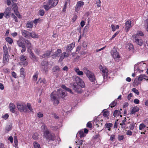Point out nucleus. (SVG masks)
Masks as SVG:
<instances>
[{
  "instance_id": "1",
  "label": "nucleus",
  "mask_w": 148,
  "mask_h": 148,
  "mask_svg": "<svg viewBox=\"0 0 148 148\" xmlns=\"http://www.w3.org/2000/svg\"><path fill=\"white\" fill-rule=\"evenodd\" d=\"M77 83L73 84L72 88L75 91L78 93L82 92V88L85 87V84L84 82L80 78L77 77L76 78Z\"/></svg>"
},
{
  "instance_id": "2",
  "label": "nucleus",
  "mask_w": 148,
  "mask_h": 148,
  "mask_svg": "<svg viewBox=\"0 0 148 148\" xmlns=\"http://www.w3.org/2000/svg\"><path fill=\"white\" fill-rule=\"evenodd\" d=\"M58 0H46L44 3L43 7L46 11H48L58 4Z\"/></svg>"
},
{
  "instance_id": "3",
  "label": "nucleus",
  "mask_w": 148,
  "mask_h": 148,
  "mask_svg": "<svg viewBox=\"0 0 148 148\" xmlns=\"http://www.w3.org/2000/svg\"><path fill=\"white\" fill-rule=\"evenodd\" d=\"M83 70L86 74L87 76L89 79L90 81L92 82H95V78L94 74L89 70L86 67H84L83 69Z\"/></svg>"
},
{
  "instance_id": "4",
  "label": "nucleus",
  "mask_w": 148,
  "mask_h": 148,
  "mask_svg": "<svg viewBox=\"0 0 148 148\" xmlns=\"http://www.w3.org/2000/svg\"><path fill=\"white\" fill-rule=\"evenodd\" d=\"M43 137L44 138H45L49 140L53 141L56 138L55 136L50 133L49 131L45 132V134L43 135Z\"/></svg>"
},
{
  "instance_id": "5",
  "label": "nucleus",
  "mask_w": 148,
  "mask_h": 148,
  "mask_svg": "<svg viewBox=\"0 0 148 148\" xmlns=\"http://www.w3.org/2000/svg\"><path fill=\"white\" fill-rule=\"evenodd\" d=\"M51 99L55 105H57L59 103V100L57 95L53 92L51 94Z\"/></svg>"
},
{
  "instance_id": "6",
  "label": "nucleus",
  "mask_w": 148,
  "mask_h": 148,
  "mask_svg": "<svg viewBox=\"0 0 148 148\" xmlns=\"http://www.w3.org/2000/svg\"><path fill=\"white\" fill-rule=\"evenodd\" d=\"M20 62L19 64L21 65H23L24 66H26L28 64V62L26 61L27 57L26 56L22 55L20 56L19 57Z\"/></svg>"
},
{
  "instance_id": "7",
  "label": "nucleus",
  "mask_w": 148,
  "mask_h": 148,
  "mask_svg": "<svg viewBox=\"0 0 148 148\" xmlns=\"http://www.w3.org/2000/svg\"><path fill=\"white\" fill-rule=\"evenodd\" d=\"M99 69L103 73L102 75L104 79H106L108 74V70L106 68L103 67L101 65L99 66Z\"/></svg>"
},
{
  "instance_id": "8",
  "label": "nucleus",
  "mask_w": 148,
  "mask_h": 148,
  "mask_svg": "<svg viewBox=\"0 0 148 148\" xmlns=\"http://www.w3.org/2000/svg\"><path fill=\"white\" fill-rule=\"evenodd\" d=\"M52 71L53 74L55 75L57 77L59 76L60 69L59 66H53L52 68Z\"/></svg>"
},
{
  "instance_id": "9",
  "label": "nucleus",
  "mask_w": 148,
  "mask_h": 148,
  "mask_svg": "<svg viewBox=\"0 0 148 148\" xmlns=\"http://www.w3.org/2000/svg\"><path fill=\"white\" fill-rule=\"evenodd\" d=\"M4 14V16L6 18H9L11 14V8L8 7L5 8L3 13Z\"/></svg>"
},
{
  "instance_id": "10",
  "label": "nucleus",
  "mask_w": 148,
  "mask_h": 148,
  "mask_svg": "<svg viewBox=\"0 0 148 148\" xmlns=\"http://www.w3.org/2000/svg\"><path fill=\"white\" fill-rule=\"evenodd\" d=\"M42 70L45 73H47L48 69V63L47 61H43L41 62Z\"/></svg>"
},
{
  "instance_id": "11",
  "label": "nucleus",
  "mask_w": 148,
  "mask_h": 148,
  "mask_svg": "<svg viewBox=\"0 0 148 148\" xmlns=\"http://www.w3.org/2000/svg\"><path fill=\"white\" fill-rule=\"evenodd\" d=\"M84 4V2L82 1H78L75 7V11L76 12H78L80 9V8Z\"/></svg>"
},
{
  "instance_id": "12",
  "label": "nucleus",
  "mask_w": 148,
  "mask_h": 148,
  "mask_svg": "<svg viewBox=\"0 0 148 148\" xmlns=\"http://www.w3.org/2000/svg\"><path fill=\"white\" fill-rule=\"evenodd\" d=\"M111 53L114 59L119 58H120L119 53L115 49H113L111 51Z\"/></svg>"
},
{
  "instance_id": "13",
  "label": "nucleus",
  "mask_w": 148,
  "mask_h": 148,
  "mask_svg": "<svg viewBox=\"0 0 148 148\" xmlns=\"http://www.w3.org/2000/svg\"><path fill=\"white\" fill-rule=\"evenodd\" d=\"M75 47V43L72 42L71 44L69 45L66 48V52H69L71 51L73 48Z\"/></svg>"
},
{
  "instance_id": "14",
  "label": "nucleus",
  "mask_w": 148,
  "mask_h": 148,
  "mask_svg": "<svg viewBox=\"0 0 148 148\" xmlns=\"http://www.w3.org/2000/svg\"><path fill=\"white\" fill-rule=\"evenodd\" d=\"M21 32L22 35L24 37L27 38H30V32L24 29L22 30Z\"/></svg>"
},
{
  "instance_id": "15",
  "label": "nucleus",
  "mask_w": 148,
  "mask_h": 148,
  "mask_svg": "<svg viewBox=\"0 0 148 148\" xmlns=\"http://www.w3.org/2000/svg\"><path fill=\"white\" fill-rule=\"evenodd\" d=\"M17 107L18 110L21 112L25 111V107L21 103H18L17 104Z\"/></svg>"
},
{
  "instance_id": "16",
  "label": "nucleus",
  "mask_w": 148,
  "mask_h": 148,
  "mask_svg": "<svg viewBox=\"0 0 148 148\" xmlns=\"http://www.w3.org/2000/svg\"><path fill=\"white\" fill-rule=\"evenodd\" d=\"M137 35H135V41L138 45L141 46L143 44V41L139 38H137Z\"/></svg>"
},
{
  "instance_id": "17",
  "label": "nucleus",
  "mask_w": 148,
  "mask_h": 148,
  "mask_svg": "<svg viewBox=\"0 0 148 148\" xmlns=\"http://www.w3.org/2000/svg\"><path fill=\"white\" fill-rule=\"evenodd\" d=\"M9 58V54L3 55V62L4 64H7L8 62Z\"/></svg>"
},
{
  "instance_id": "18",
  "label": "nucleus",
  "mask_w": 148,
  "mask_h": 148,
  "mask_svg": "<svg viewBox=\"0 0 148 148\" xmlns=\"http://www.w3.org/2000/svg\"><path fill=\"white\" fill-rule=\"evenodd\" d=\"M125 29L127 32H128L130 29L131 27V22L130 21H127L125 23Z\"/></svg>"
},
{
  "instance_id": "19",
  "label": "nucleus",
  "mask_w": 148,
  "mask_h": 148,
  "mask_svg": "<svg viewBox=\"0 0 148 148\" xmlns=\"http://www.w3.org/2000/svg\"><path fill=\"white\" fill-rule=\"evenodd\" d=\"M9 108L11 112L13 113H14L15 112V109L16 108L15 106L13 103H11L9 105Z\"/></svg>"
},
{
  "instance_id": "20",
  "label": "nucleus",
  "mask_w": 148,
  "mask_h": 148,
  "mask_svg": "<svg viewBox=\"0 0 148 148\" xmlns=\"http://www.w3.org/2000/svg\"><path fill=\"white\" fill-rule=\"evenodd\" d=\"M29 57L34 62H37L38 61V58L34 55L32 52H31L30 53Z\"/></svg>"
},
{
  "instance_id": "21",
  "label": "nucleus",
  "mask_w": 148,
  "mask_h": 148,
  "mask_svg": "<svg viewBox=\"0 0 148 148\" xmlns=\"http://www.w3.org/2000/svg\"><path fill=\"white\" fill-rule=\"evenodd\" d=\"M62 50L61 49H58L56 51H55L52 56L53 58L58 57L60 56V54L62 53Z\"/></svg>"
},
{
  "instance_id": "22",
  "label": "nucleus",
  "mask_w": 148,
  "mask_h": 148,
  "mask_svg": "<svg viewBox=\"0 0 148 148\" xmlns=\"http://www.w3.org/2000/svg\"><path fill=\"white\" fill-rule=\"evenodd\" d=\"M113 126V124L110 123H106L104 127L105 128H107L108 130L110 131L111 130L110 128Z\"/></svg>"
},
{
  "instance_id": "23",
  "label": "nucleus",
  "mask_w": 148,
  "mask_h": 148,
  "mask_svg": "<svg viewBox=\"0 0 148 148\" xmlns=\"http://www.w3.org/2000/svg\"><path fill=\"white\" fill-rule=\"evenodd\" d=\"M126 122V118H125L123 120L121 123H120V125L121 126V128L124 129L126 126L125 123Z\"/></svg>"
},
{
  "instance_id": "24",
  "label": "nucleus",
  "mask_w": 148,
  "mask_h": 148,
  "mask_svg": "<svg viewBox=\"0 0 148 148\" xmlns=\"http://www.w3.org/2000/svg\"><path fill=\"white\" fill-rule=\"evenodd\" d=\"M51 53V52L49 51H47L43 55L42 57L43 58H47L50 56Z\"/></svg>"
},
{
  "instance_id": "25",
  "label": "nucleus",
  "mask_w": 148,
  "mask_h": 148,
  "mask_svg": "<svg viewBox=\"0 0 148 148\" xmlns=\"http://www.w3.org/2000/svg\"><path fill=\"white\" fill-rule=\"evenodd\" d=\"M12 125L11 124L7 125L5 127V132L8 133L10 131L12 130Z\"/></svg>"
},
{
  "instance_id": "26",
  "label": "nucleus",
  "mask_w": 148,
  "mask_h": 148,
  "mask_svg": "<svg viewBox=\"0 0 148 148\" xmlns=\"http://www.w3.org/2000/svg\"><path fill=\"white\" fill-rule=\"evenodd\" d=\"M139 110V109L138 107H134L132 109L131 113L132 114H134L136 112H138Z\"/></svg>"
},
{
  "instance_id": "27",
  "label": "nucleus",
  "mask_w": 148,
  "mask_h": 148,
  "mask_svg": "<svg viewBox=\"0 0 148 148\" xmlns=\"http://www.w3.org/2000/svg\"><path fill=\"white\" fill-rule=\"evenodd\" d=\"M3 54H9L8 48L6 45L3 46Z\"/></svg>"
},
{
  "instance_id": "28",
  "label": "nucleus",
  "mask_w": 148,
  "mask_h": 148,
  "mask_svg": "<svg viewBox=\"0 0 148 148\" xmlns=\"http://www.w3.org/2000/svg\"><path fill=\"white\" fill-rule=\"evenodd\" d=\"M30 37H31L33 38H38V36L36 34L35 32H32L30 33Z\"/></svg>"
},
{
  "instance_id": "29",
  "label": "nucleus",
  "mask_w": 148,
  "mask_h": 148,
  "mask_svg": "<svg viewBox=\"0 0 148 148\" xmlns=\"http://www.w3.org/2000/svg\"><path fill=\"white\" fill-rule=\"evenodd\" d=\"M121 114V112L119 110H116L114 111L113 115L114 117L119 116Z\"/></svg>"
},
{
  "instance_id": "30",
  "label": "nucleus",
  "mask_w": 148,
  "mask_h": 148,
  "mask_svg": "<svg viewBox=\"0 0 148 148\" xmlns=\"http://www.w3.org/2000/svg\"><path fill=\"white\" fill-rule=\"evenodd\" d=\"M17 44L20 47H22L25 46V44L23 42L22 40H20L17 41Z\"/></svg>"
},
{
  "instance_id": "31",
  "label": "nucleus",
  "mask_w": 148,
  "mask_h": 148,
  "mask_svg": "<svg viewBox=\"0 0 148 148\" xmlns=\"http://www.w3.org/2000/svg\"><path fill=\"white\" fill-rule=\"evenodd\" d=\"M25 42L27 45V47L28 48L31 47H32V44L28 40H26L25 41Z\"/></svg>"
},
{
  "instance_id": "32",
  "label": "nucleus",
  "mask_w": 148,
  "mask_h": 148,
  "mask_svg": "<svg viewBox=\"0 0 148 148\" xmlns=\"http://www.w3.org/2000/svg\"><path fill=\"white\" fill-rule=\"evenodd\" d=\"M6 41L10 44H11L13 42V40L10 37H8L5 38Z\"/></svg>"
},
{
  "instance_id": "33",
  "label": "nucleus",
  "mask_w": 148,
  "mask_h": 148,
  "mask_svg": "<svg viewBox=\"0 0 148 148\" xmlns=\"http://www.w3.org/2000/svg\"><path fill=\"white\" fill-rule=\"evenodd\" d=\"M38 82L40 83L42 85H43L44 84H45L46 83V81L45 79H39Z\"/></svg>"
},
{
  "instance_id": "34",
  "label": "nucleus",
  "mask_w": 148,
  "mask_h": 148,
  "mask_svg": "<svg viewBox=\"0 0 148 148\" xmlns=\"http://www.w3.org/2000/svg\"><path fill=\"white\" fill-rule=\"evenodd\" d=\"M12 6L13 7L12 10L13 11L18 10V7L16 3H12Z\"/></svg>"
},
{
  "instance_id": "35",
  "label": "nucleus",
  "mask_w": 148,
  "mask_h": 148,
  "mask_svg": "<svg viewBox=\"0 0 148 148\" xmlns=\"http://www.w3.org/2000/svg\"><path fill=\"white\" fill-rule=\"evenodd\" d=\"M67 95V93L66 92L62 91L61 94H60V97L62 98H64Z\"/></svg>"
},
{
  "instance_id": "36",
  "label": "nucleus",
  "mask_w": 148,
  "mask_h": 148,
  "mask_svg": "<svg viewBox=\"0 0 148 148\" xmlns=\"http://www.w3.org/2000/svg\"><path fill=\"white\" fill-rule=\"evenodd\" d=\"M41 128L43 130V132H44L43 134H45V132L46 131H49L47 129V126L45 125H42L41 126Z\"/></svg>"
},
{
  "instance_id": "37",
  "label": "nucleus",
  "mask_w": 148,
  "mask_h": 148,
  "mask_svg": "<svg viewBox=\"0 0 148 148\" xmlns=\"http://www.w3.org/2000/svg\"><path fill=\"white\" fill-rule=\"evenodd\" d=\"M14 12L15 15L18 17L19 18H21V15L20 14L18 10L14 11Z\"/></svg>"
},
{
  "instance_id": "38",
  "label": "nucleus",
  "mask_w": 148,
  "mask_h": 148,
  "mask_svg": "<svg viewBox=\"0 0 148 148\" xmlns=\"http://www.w3.org/2000/svg\"><path fill=\"white\" fill-rule=\"evenodd\" d=\"M144 77H146V76L143 75H140L138 78V80L140 81H142L144 79Z\"/></svg>"
},
{
  "instance_id": "39",
  "label": "nucleus",
  "mask_w": 148,
  "mask_h": 148,
  "mask_svg": "<svg viewBox=\"0 0 148 148\" xmlns=\"http://www.w3.org/2000/svg\"><path fill=\"white\" fill-rule=\"evenodd\" d=\"M34 145L35 148H41L40 145L36 142L35 141L34 142Z\"/></svg>"
},
{
  "instance_id": "40",
  "label": "nucleus",
  "mask_w": 148,
  "mask_h": 148,
  "mask_svg": "<svg viewBox=\"0 0 148 148\" xmlns=\"http://www.w3.org/2000/svg\"><path fill=\"white\" fill-rule=\"evenodd\" d=\"M83 142V140H78L77 141V142L75 141V143L77 145H82Z\"/></svg>"
},
{
  "instance_id": "41",
  "label": "nucleus",
  "mask_w": 148,
  "mask_h": 148,
  "mask_svg": "<svg viewBox=\"0 0 148 148\" xmlns=\"http://www.w3.org/2000/svg\"><path fill=\"white\" fill-rule=\"evenodd\" d=\"M117 102L116 101H113L110 105V106L111 108H112L115 106H116V105Z\"/></svg>"
},
{
  "instance_id": "42",
  "label": "nucleus",
  "mask_w": 148,
  "mask_h": 148,
  "mask_svg": "<svg viewBox=\"0 0 148 148\" xmlns=\"http://www.w3.org/2000/svg\"><path fill=\"white\" fill-rule=\"evenodd\" d=\"M62 54L63 55V56L64 57V58H67L69 56V52H64Z\"/></svg>"
},
{
  "instance_id": "43",
  "label": "nucleus",
  "mask_w": 148,
  "mask_h": 148,
  "mask_svg": "<svg viewBox=\"0 0 148 148\" xmlns=\"http://www.w3.org/2000/svg\"><path fill=\"white\" fill-rule=\"evenodd\" d=\"M146 127V125L143 123H142L140 124L139 127V129L140 130L143 129Z\"/></svg>"
},
{
  "instance_id": "44",
  "label": "nucleus",
  "mask_w": 148,
  "mask_h": 148,
  "mask_svg": "<svg viewBox=\"0 0 148 148\" xmlns=\"http://www.w3.org/2000/svg\"><path fill=\"white\" fill-rule=\"evenodd\" d=\"M24 69L23 68L21 69L20 71V74L24 76L25 75V73L24 72Z\"/></svg>"
},
{
  "instance_id": "45",
  "label": "nucleus",
  "mask_w": 148,
  "mask_h": 148,
  "mask_svg": "<svg viewBox=\"0 0 148 148\" xmlns=\"http://www.w3.org/2000/svg\"><path fill=\"white\" fill-rule=\"evenodd\" d=\"M135 35H137V38H139V36H144V34L143 32L141 31H138L137 32V34Z\"/></svg>"
},
{
  "instance_id": "46",
  "label": "nucleus",
  "mask_w": 148,
  "mask_h": 148,
  "mask_svg": "<svg viewBox=\"0 0 148 148\" xmlns=\"http://www.w3.org/2000/svg\"><path fill=\"white\" fill-rule=\"evenodd\" d=\"M124 138V136L123 135H119L118 136V139L119 141H121L123 140Z\"/></svg>"
},
{
  "instance_id": "47",
  "label": "nucleus",
  "mask_w": 148,
  "mask_h": 148,
  "mask_svg": "<svg viewBox=\"0 0 148 148\" xmlns=\"http://www.w3.org/2000/svg\"><path fill=\"white\" fill-rule=\"evenodd\" d=\"M38 134L37 133H34L32 136V138L34 140H36L38 138Z\"/></svg>"
},
{
  "instance_id": "48",
  "label": "nucleus",
  "mask_w": 148,
  "mask_h": 148,
  "mask_svg": "<svg viewBox=\"0 0 148 148\" xmlns=\"http://www.w3.org/2000/svg\"><path fill=\"white\" fill-rule=\"evenodd\" d=\"M135 127V124L133 123H131L129 127L130 130H133Z\"/></svg>"
},
{
  "instance_id": "49",
  "label": "nucleus",
  "mask_w": 148,
  "mask_h": 148,
  "mask_svg": "<svg viewBox=\"0 0 148 148\" xmlns=\"http://www.w3.org/2000/svg\"><path fill=\"white\" fill-rule=\"evenodd\" d=\"M80 135V138L84 137L85 136V134L84 132L82 131H80L78 132Z\"/></svg>"
},
{
  "instance_id": "50",
  "label": "nucleus",
  "mask_w": 148,
  "mask_h": 148,
  "mask_svg": "<svg viewBox=\"0 0 148 148\" xmlns=\"http://www.w3.org/2000/svg\"><path fill=\"white\" fill-rule=\"evenodd\" d=\"M27 107L31 112H33V109L32 108L31 105L30 104V103H27Z\"/></svg>"
},
{
  "instance_id": "51",
  "label": "nucleus",
  "mask_w": 148,
  "mask_h": 148,
  "mask_svg": "<svg viewBox=\"0 0 148 148\" xmlns=\"http://www.w3.org/2000/svg\"><path fill=\"white\" fill-rule=\"evenodd\" d=\"M109 112L108 111H104L103 113V115L104 117H107L109 116Z\"/></svg>"
},
{
  "instance_id": "52",
  "label": "nucleus",
  "mask_w": 148,
  "mask_h": 148,
  "mask_svg": "<svg viewBox=\"0 0 148 148\" xmlns=\"http://www.w3.org/2000/svg\"><path fill=\"white\" fill-rule=\"evenodd\" d=\"M132 91L137 95L139 94V92L138 90L135 88H133L132 89Z\"/></svg>"
},
{
  "instance_id": "53",
  "label": "nucleus",
  "mask_w": 148,
  "mask_h": 148,
  "mask_svg": "<svg viewBox=\"0 0 148 148\" xmlns=\"http://www.w3.org/2000/svg\"><path fill=\"white\" fill-rule=\"evenodd\" d=\"M26 26L28 28H32L33 27V25L31 22H29L27 24Z\"/></svg>"
},
{
  "instance_id": "54",
  "label": "nucleus",
  "mask_w": 148,
  "mask_h": 148,
  "mask_svg": "<svg viewBox=\"0 0 148 148\" xmlns=\"http://www.w3.org/2000/svg\"><path fill=\"white\" fill-rule=\"evenodd\" d=\"M45 14V11L44 10H40L39 11V15L41 16H43Z\"/></svg>"
},
{
  "instance_id": "55",
  "label": "nucleus",
  "mask_w": 148,
  "mask_h": 148,
  "mask_svg": "<svg viewBox=\"0 0 148 148\" xmlns=\"http://www.w3.org/2000/svg\"><path fill=\"white\" fill-rule=\"evenodd\" d=\"M11 16L13 17L14 19V21L16 22H18L17 17L15 16L14 14L13 13L11 14Z\"/></svg>"
},
{
  "instance_id": "56",
  "label": "nucleus",
  "mask_w": 148,
  "mask_h": 148,
  "mask_svg": "<svg viewBox=\"0 0 148 148\" xmlns=\"http://www.w3.org/2000/svg\"><path fill=\"white\" fill-rule=\"evenodd\" d=\"M64 57L63 56V55H62V54H61V55L60 58L59 60V62H61L64 59Z\"/></svg>"
},
{
  "instance_id": "57",
  "label": "nucleus",
  "mask_w": 148,
  "mask_h": 148,
  "mask_svg": "<svg viewBox=\"0 0 148 148\" xmlns=\"http://www.w3.org/2000/svg\"><path fill=\"white\" fill-rule=\"evenodd\" d=\"M139 63H139V62L137 63L136 64L134 65V71H135L136 70H138V64H139Z\"/></svg>"
},
{
  "instance_id": "58",
  "label": "nucleus",
  "mask_w": 148,
  "mask_h": 148,
  "mask_svg": "<svg viewBox=\"0 0 148 148\" xmlns=\"http://www.w3.org/2000/svg\"><path fill=\"white\" fill-rule=\"evenodd\" d=\"M38 74V72H36L35 73V74L33 76V79H35L36 80H37Z\"/></svg>"
},
{
  "instance_id": "59",
  "label": "nucleus",
  "mask_w": 148,
  "mask_h": 148,
  "mask_svg": "<svg viewBox=\"0 0 148 148\" xmlns=\"http://www.w3.org/2000/svg\"><path fill=\"white\" fill-rule=\"evenodd\" d=\"M101 1L100 0H97V7H100L101 6Z\"/></svg>"
},
{
  "instance_id": "60",
  "label": "nucleus",
  "mask_w": 148,
  "mask_h": 148,
  "mask_svg": "<svg viewBox=\"0 0 148 148\" xmlns=\"http://www.w3.org/2000/svg\"><path fill=\"white\" fill-rule=\"evenodd\" d=\"M126 134L127 135L131 136L132 134V132L130 130H128L127 131Z\"/></svg>"
},
{
  "instance_id": "61",
  "label": "nucleus",
  "mask_w": 148,
  "mask_h": 148,
  "mask_svg": "<svg viewBox=\"0 0 148 148\" xmlns=\"http://www.w3.org/2000/svg\"><path fill=\"white\" fill-rule=\"evenodd\" d=\"M8 117L9 115L6 114L2 116V117L5 119H6L8 118Z\"/></svg>"
},
{
  "instance_id": "62",
  "label": "nucleus",
  "mask_w": 148,
  "mask_h": 148,
  "mask_svg": "<svg viewBox=\"0 0 148 148\" xmlns=\"http://www.w3.org/2000/svg\"><path fill=\"white\" fill-rule=\"evenodd\" d=\"M43 116V114L40 112H39L37 114V116L39 118H41Z\"/></svg>"
},
{
  "instance_id": "63",
  "label": "nucleus",
  "mask_w": 148,
  "mask_h": 148,
  "mask_svg": "<svg viewBox=\"0 0 148 148\" xmlns=\"http://www.w3.org/2000/svg\"><path fill=\"white\" fill-rule=\"evenodd\" d=\"M12 76L15 78H17V75L16 73L14 71L12 72Z\"/></svg>"
},
{
  "instance_id": "64",
  "label": "nucleus",
  "mask_w": 148,
  "mask_h": 148,
  "mask_svg": "<svg viewBox=\"0 0 148 148\" xmlns=\"http://www.w3.org/2000/svg\"><path fill=\"white\" fill-rule=\"evenodd\" d=\"M115 135L114 134H112L111 135L110 137V140L111 141H113L114 139L115 138Z\"/></svg>"
}]
</instances>
